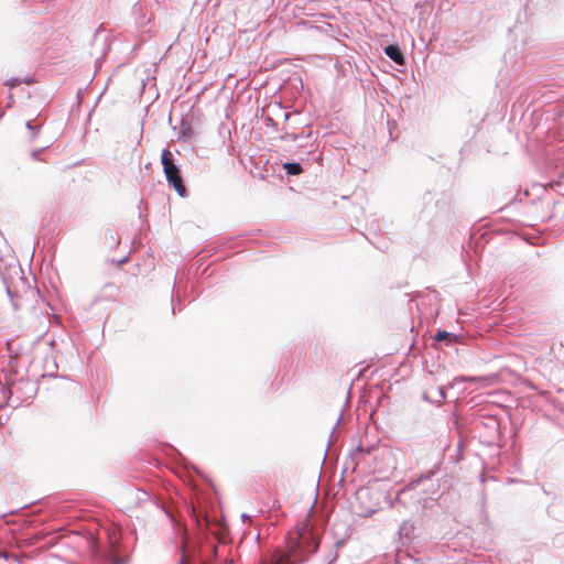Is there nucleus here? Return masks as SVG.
I'll return each instance as SVG.
<instances>
[{
    "label": "nucleus",
    "mask_w": 564,
    "mask_h": 564,
    "mask_svg": "<svg viewBox=\"0 0 564 564\" xmlns=\"http://www.w3.org/2000/svg\"><path fill=\"white\" fill-rule=\"evenodd\" d=\"M438 473V468L434 467L426 473L421 474L416 479H413L408 486L400 489L395 498L391 501V507L400 512L402 507L410 514H419L426 508L434 505L433 498L422 497L416 488L430 480Z\"/></svg>",
    "instance_id": "obj_1"
},
{
    "label": "nucleus",
    "mask_w": 564,
    "mask_h": 564,
    "mask_svg": "<svg viewBox=\"0 0 564 564\" xmlns=\"http://www.w3.org/2000/svg\"><path fill=\"white\" fill-rule=\"evenodd\" d=\"M319 545L318 535L311 529L303 528L296 533V538L290 544V554L286 562L297 564L305 562L314 554Z\"/></svg>",
    "instance_id": "obj_2"
},
{
    "label": "nucleus",
    "mask_w": 564,
    "mask_h": 564,
    "mask_svg": "<svg viewBox=\"0 0 564 564\" xmlns=\"http://www.w3.org/2000/svg\"><path fill=\"white\" fill-rule=\"evenodd\" d=\"M23 270L19 261L10 257L0 259V276L9 297L13 299L18 294V283H23Z\"/></svg>",
    "instance_id": "obj_3"
},
{
    "label": "nucleus",
    "mask_w": 564,
    "mask_h": 564,
    "mask_svg": "<svg viewBox=\"0 0 564 564\" xmlns=\"http://www.w3.org/2000/svg\"><path fill=\"white\" fill-rule=\"evenodd\" d=\"M161 164L169 185L172 186L182 198L187 197L188 191L184 185L181 169L175 163L174 155L169 149L162 150Z\"/></svg>",
    "instance_id": "obj_4"
},
{
    "label": "nucleus",
    "mask_w": 564,
    "mask_h": 564,
    "mask_svg": "<svg viewBox=\"0 0 564 564\" xmlns=\"http://www.w3.org/2000/svg\"><path fill=\"white\" fill-rule=\"evenodd\" d=\"M108 534V546H101L97 541H94L90 546V554L97 564H124L126 558L121 557L119 552V541L113 535Z\"/></svg>",
    "instance_id": "obj_5"
},
{
    "label": "nucleus",
    "mask_w": 564,
    "mask_h": 564,
    "mask_svg": "<svg viewBox=\"0 0 564 564\" xmlns=\"http://www.w3.org/2000/svg\"><path fill=\"white\" fill-rule=\"evenodd\" d=\"M307 138L308 134L304 135L303 133L285 132L278 138V141L280 142L278 147L289 154H294L304 147L302 141Z\"/></svg>",
    "instance_id": "obj_6"
},
{
    "label": "nucleus",
    "mask_w": 564,
    "mask_h": 564,
    "mask_svg": "<svg viewBox=\"0 0 564 564\" xmlns=\"http://www.w3.org/2000/svg\"><path fill=\"white\" fill-rule=\"evenodd\" d=\"M386 55L400 66L405 65V57L398 44H389L384 47Z\"/></svg>",
    "instance_id": "obj_7"
},
{
    "label": "nucleus",
    "mask_w": 564,
    "mask_h": 564,
    "mask_svg": "<svg viewBox=\"0 0 564 564\" xmlns=\"http://www.w3.org/2000/svg\"><path fill=\"white\" fill-rule=\"evenodd\" d=\"M192 550L188 545L187 535H184L182 539V545H181V558L178 561V564H192Z\"/></svg>",
    "instance_id": "obj_8"
},
{
    "label": "nucleus",
    "mask_w": 564,
    "mask_h": 564,
    "mask_svg": "<svg viewBox=\"0 0 564 564\" xmlns=\"http://www.w3.org/2000/svg\"><path fill=\"white\" fill-rule=\"evenodd\" d=\"M43 120H41L39 117L35 118V119H32V120H28L25 122V127L26 129L29 130V133H30V137H29V140L30 141H33L35 140V138L37 137L42 126H43Z\"/></svg>",
    "instance_id": "obj_9"
},
{
    "label": "nucleus",
    "mask_w": 564,
    "mask_h": 564,
    "mask_svg": "<svg viewBox=\"0 0 564 564\" xmlns=\"http://www.w3.org/2000/svg\"><path fill=\"white\" fill-rule=\"evenodd\" d=\"M414 532V524L410 520H403L399 527L398 534L401 540L405 539L406 541L411 540V536Z\"/></svg>",
    "instance_id": "obj_10"
},
{
    "label": "nucleus",
    "mask_w": 564,
    "mask_h": 564,
    "mask_svg": "<svg viewBox=\"0 0 564 564\" xmlns=\"http://www.w3.org/2000/svg\"><path fill=\"white\" fill-rule=\"evenodd\" d=\"M457 335L447 330H437L433 335L434 341H446V345L449 346L457 341Z\"/></svg>",
    "instance_id": "obj_11"
},
{
    "label": "nucleus",
    "mask_w": 564,
    "mask_h": 564,
    "mask_svg": "<svg viewBox=\"0 0 564 564\" xmlns=\"http://www.w3.org/2000/svg\"><path fill=\"white\" fill-rule=\"evenodd\" d=\"M194 135V129L192 128L191 123L184 119H182L180 124V133H178V140L182 141H189Z\"/></svg>",
    "instance_id": "obj_12"
},
{
    "label": "nucleus",
    "mask_w": 564,
    "mask_h": 564,
    "mask_svg": "<svg viewBox=\"0 0 564 564\" xmlns=\"http://www.w3.org/2000/svg\"><path fill=\"white\" fill-rule=\"evenodd\" d=\"M282 169L284 170L288 176H299L303 172V167L299 162H284L282 164Z\"/></svg>",
    "instance_id": "obj_13"
},
{
    "label": "nucleus",
    "mask_w": 564,
    "mask_h": 564,
    "mask_svg": "<svg viewBox=\"0 0 564 564\" xmlns=\"http://www.w3.org/2000/svg\"><path fill=\"white\" fill-rule=\"evenodd\" d=\"M108 41V37L106 35H104L100 31H97L94 35V47H97L98 44L101 45V57H105L108 50H109V45L107 43Z\"/></svg>",
    "instance_id": "obj_14"
},
{
    "label": "nucleus",
    "mask_w": 564,
    "mask_h": 564,
    "mask_svg": "<svg viewBox=\"0 0 564 564\" xmlns=\"http://www.w3.org/2000/svg\"><path fill=\"white\" fill-rule=\"evenodd\" d=\"M398 564H425L422 558L410 554H398Z\"/></svg>",
    "instance_id": "obj_15"
},
{
    "label": "nucleus",
    "mask_w": 564,
    "mask_h": 564,
    "mask_svg": "<svg viewBox=\"0 0 564 564\" xmlns=\"http://www.w3.org/2000/svg\"><path fill=\"white\" fill-rule=\"evenodd\" d=\"M379 448L377 445H369V446H364L362 444H359L356 446L355 449L351 451V456L356 455V454H372L373 452H377Z\"/></svg>",
    "instance_id": "obj_16"
},
{
    "label": "nucleus",
    "mask_w": 564,
    "mask_h": 564,
    "mask_svg": "<svg viewBox=\"0 0 564 564\" xmlns=\"http://www.w3.org/2000/svg\"><path fill=\"white\" fill-rule=\"evenodd\" d=\"M429 481H431V484L426 488L423 489V492L429 494L430 495L429 498H433L435 501L436 500L435 496H438L440 485H438V482L433 481V477Z\"/></svg>",
    "instance_id": "obj_17"
},
{
    "label": "nucleus",
    "mask_w": 564,
    "mask_h": 564,
    "mask_svg": "<svg viewBox=\"0 0 564 564\" xmlns=\"http://www.w3.org/2000/svg\"><path fill=\"white\" fill-rule=\"evenodd\" d=\"M438 205H441L442 209H446L447 208L448 200H447V197L445 195H442V198L436 200V206H438Z\"/></svg>",
    "instance_id": "obj_18"
},
{
    "label": "nucleus",
    "mask_w": 564,
    "mask_h": 564,
    "mask_svg": "<svg viewBox=\"0 0 564 564\" xmlns=\"http://www.w3.org/2000/svg\"><path fill=\"white\" fill-rule=\"evenodd\" d=\"M45 149H46V148H41V149L33 150V151L31 152V158H32L33 160H36V161H37V160H41V159H40V155H41V153H42L43 151H45Z\"/></svg>",
    "instance_id": "obj_19"
},
{
    "label": "nucleus",
    "mask_w": 564,
    "mask_h": 564,
    "mask_svg": "<svg viewBox=\"0 0 564 564\" xmlns=\"http://www.w3.org/2000/svg\"><path fill=\"white\" fill-rule=\"evenodd\" d=\"M336 558H337V552H336V551H335V552H330V553L327 555V557H326V560H325L324 564H332Z\"/></svg>",
    "instance_id": "obj_20"
},
{
    "label": "nucleus",
    "mask_w": 564,
    "mask_h": 564,
    "mask_svg": "<svg viewBox=\"0 0 564 564\" xmlns=\"http://www.w3.org/2000/svg\"><path fill=\"white\" fill-rule=\"evenodd\" d=\"M20 84V80L19 78H12L10 80L7 82V85L11 88L18 86Z\"/></svg>",
    "instance_id": "obj_21"
},
{
    "label": "nucleus",
    "mask_w": 564,
    "mask_h": 564,
    "mask_svg": "<svg viewBox=\"0 0 564 564\" xmlns=\"http://www.w3.org/2000/svg\"><path fill=\"white\" fill-rule=\"evenodd\" d=\"M438 395H440L441 400H445L446 399L445 387H440L438 388Z\"/></svg>",
    "instance_id": "obj_22"
},
{
    "label": "nucleus",
    "mask_w": 564,
    "mask_h": 564,
    "mask_svg": "<svg viewBox=\"0 0 564 564\" xmlns=\"http://www.w3.org/2000/svg\"><path fill=\"white\" fill-rule=\"evenodd\" d=\"M434 195L431 192H426L423 196L424 200H431L433 199Z\"/></svg>",
    "instance_id": "obj_23"
},
{
    "label": "nucleus",
    "mask_w": 564,
    "mask_h": 564,
    "mask_svg": "<svg viewBox=\"0 0 564 564\" xmlns=\"http://www.w3.org/2000/svg\"><path fill=\"white\" fill-rule=\"evenodd\" d=\"M209 552L215 556L217 557V546L216 545H210L209 546Z\"/></svg>",
    "instance_id": "obj_24"
},
{
    "label": "nucleus",
    "mask_w": 564,
    "mask_h": 564,
    "mask_svg": "<svg viewBox=\"0 0 564 564\" xmlns=\"http://www.w3.org/2000/svg\"><path fill=\"white\" fill-rule=\"evenodd\" d=\"M11 555L8 552L0 551V558L8 560Z\"/></svg>",
    "instance_id": "obj_25"
},
{
    "label": "nucleus",
    "mask_w": 564,
    "mask_h": 564,
    "mask_svg": "<svg viewBox=\"0 0 564 564\" xmlns=\"http://www.w3.org/2000/svg\"><path fill=\"white\" fill-rule=\"evenodd\" d=\"M174 290H175V283H173V285H172V303H174V299H175Z\"/></svg>",
    "instance_id": "obj_26"
},
{
    "label": "nucleus",
    "mask_w": 564,
    "mask_h": 564,
    "mask_svg": "<svg viewBox=\"0 0 564 564\" xmlns=\"http://www.w3.org/2000/svg\"><path fill=\"white\" fill-rule=\"evenodd\" d=\"M341 544H343V541H338V542H336V545H337V546H340Z\"/></svg>",
    "instance_id": "obj_27"
},
{
    "label": "nucleus",
    "mask_w": 564,
    "mask_h": 564,
    "mask_svg": "<svg viewBox=\"0 0 564 564\" xmlns=\"http://www.w3.org/2000/svg\"><path fill=\"white\" fill-rule=\"evenodd\" d=\"M172 313L175 314V306H174V304L172 305Z\"/></svg>",
    "instance_id": "obj_28"
},
{
    "label": "nucleus",
    "mask_w": 564,
    "mask_h": 564,
    "mask_svg": "<svg viewBox=\"0 0 564 564\" xmlns=\"http://www.w3.org/2000/svg\"><path fill=\"white\" fill-rule=\"evenodd\" d=\"M284 118H285V120H288L289 119V113L285 112L284 113Z\"/></svg>",
    "instance_id": "obj_29"
},
{
    "label": "nucleus",
    "mask_w": 564,
    "mask_h": 564,
    "mask_svg": "<svg viewBox=\"0 0 564 564\" xmlns=\"http://www.w3.org/2000/svg\"><path fill=\"white\" fill-rule=\"evenodd\" d=\"M198 557H199V560H200L202 562L204 561V560H203V555H202V554H198Z\"/></svg>",
    "instance_id": "obj_30"
},
{
    "label": "nucleus",
    "mask_w": 564,
    "mask_h": 564,
    "mask_svg": "<svg viewBox=\"0 0 564 564\" xmlns=\"http://www.w3.org/2000/svg\"><path fill=\"white\" fill-rule=\"evenodd\" d=\"M2 116H3V113L1 112V113H0V118H1Z\"/></svg>",
    "instance_id": "obj_31"
}]
</instances>
